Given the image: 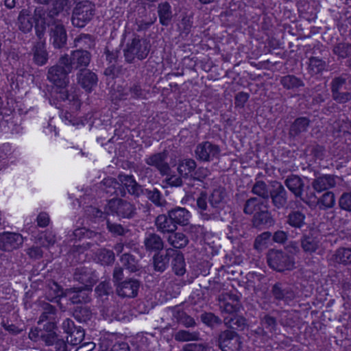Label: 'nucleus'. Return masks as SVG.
<instances>
[{
    "label": "nucleus",
    "mask_w": 351,
    "mask_h": 351,
    "mask_svg": "<svg viewBox=\"0 0 351 351\" xmlns=\"http://www.w3.org/2000/svg\"><path fill=\"white\" fill-rule=\"evenodd\" d=\"M252 193L256 194L260 197H261L262 199H267L269 197V193L267 188V185L265 182L262 181H258L256 182L252 188Z\"/></svg>",
    "instance_id": "nucleus-48"
},
{
    "label": "nucleus",
    "mask_w": 351,
    "mask_h": 351,
    "mask_svg": "<svg viewBox=\"0 0 351 351\" xmlns=\"http://www.w3.org/2000/svg\"><path fill=\"white\" fill-rule=\"evenodd\" d=\"M99 351H130L128 343L124 341H117L110 349H101Z\"/></svg>",
    "instance_id": "nucleus-55"
},
{
    "label": "nucleus",
    "mask_w": 351,
    "mask_h": 351,
    "mask_svg": "<svg viewBox=\"0 0 351 351\" xmlns=\"http://www.w3.org/2000/svg\"><path fill=\"white\" fill-rule=\"evenodd\" d=\"M121 261L125 269L134 272L138 270V264L135 258L129 254H124L121 258Z\"/></svg>",
    "instance_id": "nucleus-43"
},
{
    "label": "nucleus",
    "mask_w": 351,
    "mask_h": 351,
    "mask_svg": "<svg viewBox=\"0 0 351 351\" xmlns=\"http://www.w3.org/2000/svg\"><path fill=\"white\" fill-rule=\"evenodd\" d=\"M223 313L233 314L240 308L239 297L234 293H227L223 295V302L220 304Z\"/></svg>",
    "instance_id": "nucleus-20"
},
{
    "label": "nucleus",
    "mask_w": 351,
    "mask_h": 351,
    "mask_svg": "<svg viewBox=\"0 0 351 351\" xmlns=\"http://www.w3.org/2000/svg\"><path fill=\"white\" fill-rule=\"evenodd\" d=\"M167 241L176 249L183 248L189 243L187 237L181 232H176L170 234L167 238Z\"/></svg>",
    "instance_id": "nucleus-33"
},
{
    "label": "nucleus",
    "mask_w": 351,
    "mask_h": 351,
    "mask_svg": "<svg viewBox=\"0 0 351 351\" xmlns=\"http://www.w3.org/2000/svg\"><path fill=\"white\" fill-rule=\"evenodd\" d=\"M77 79L78 84L87 92H91L97 83L96 74L88 69H81Z\"/></svg>",
    "instance_id": "nucleus-15"
},
{
    "label": "nucleus",
    "mask_w": 351,
    "mask_h": 351,
    "mask_svg": "<svg viewBox=\"0 0 351 351\" xmlns=\"http://www.w3.org/2000/svg\"><path fill=\"white\" fill-rule=\"evenodd\" d=\"M301 247L305 253L309 254L316 253L319 255H322L324 252V247L323 246L322 238L318 235H304L301 239Z\"/></svg>",
    "instance_id": "nucleus-11"
},
{
    "label": "nucleus",
    "mask_w": 351,
    "mask_h": 351,
    "mask_svg": "<svg viewBox=\"0 0 351 351\" xmlns=\"http://www.w3.org/2000/svg\"><path fill=\"white\" fill-rule=\"evenodd\" d=\"M66 66L61 65L60 61L57 66H51L48 71L47 78L58 88H65L69 84L68 74L71 71H66Z\"/></svg>",
    "instance_id": "nucleus-9"
},
{
    "label": "nucleus",
    "mask_w": 351,
    "mask_h": 351,
    "mask_svg": "<svg viewBox=\"0 0 351 351\" xmlns=\"http://www.w3.org/2000/svg\"><path fill=\"white\" fill-rule=\"evenodd\" d=\"M335 184L336 178L331 175H324L318 177L312 183L313 189L319 193L334 187Z\"/></svg>",
    "instance_id": "nucleus-23"
},
{
    "label": "nucleus",
    "mask_w": 351,
    "mask_h": 351,
    "mask_svg": "<svg viewBox=\"0 0 351 351\" xmlns=\"http://www.w3.org/2000/svg\"><path fill=\"white\" fill-rule=\"evenodd\" d=\"M50 289L53 293L51 295V298L60 297L64 294V296L68 298L73 304L86 302L88 300L89 291H91V289H87V288L82 287L67 289L64 292L60 289V286L54 282L51 283Z\"/></svg>",
    "instance_id": "nucleus-2"
},
{
    "label": "nucleus",
    "mask_w": 351,
    "mask_h": 351,
    "mask_svg": "<svg viewBox=\"0 0 351 351\" xmlns=\"http://www.w3.org/2000/svg\"><path fill=\"white\" fill-rule=\"evenodd\" d=\"M33 20L36 34L40 40L44 37L46 27L52 25L56 21L49 8L43 5L36 7L33 14Z\"/></svg>",
    "instance_id": "nucleus-3"
},
{
    "label": "nucleus",
    "mask_w": 351,
    "mask_h": 351,
    "mask_svg": "<svg viewBox=\"0 0 351 351\" xmlns=\"http://www.w3.org/2000/svg\"><path fill=\"white\" fill-rule=\"evenodd\" d=\"M33 14L29 9H23L18 17V24L20 30L24 33L29 32L34 24Z\"/></svg>",
    "instance_id": "nucleus-24"
},
{
    "label": "nucleus",
    "mask_w": 351,
    "mask_h": 351,
    "mask_svg": "<svg viewBox=\"0 0 351 351\" xmlns=\"http://www.w3.org/2000/svg\"><path fill=\"white\" fill-rule=\"evenodd\" d=\"M167 153L162 152L152 155L145 159L147 165L155 167L162 175H167L170 167L166 162Z\"/></svg>",
    "instance_id": "nucleus-18"
},
{
    "label": "nucleus",
    "mask_w": 351,
    "mask_h": 351,
    "mask_svg": "<svg viewBox=\"0 0 351 351\" xmlns=\"http://www.w3.org/2000/svg\"><path fill=\"white\" fill-rule=\"evenodd\" d=\"M220 152L219 147L210 142L199 144L195 149L196 157L203 161H209L217 158Z\"/></svg>",
    "instance_id": "nucleus-12"
},
{
    "label": "nucleus",
    "mask_w": 351,
    "mask_h": 351,
    "mask_svg": "<svg viewBox=\"0 0 351 351\" xmlns=\"http://www.w3.org/2000/svg\"><path fill=\"white\" fill-rule=\"evenodd\" d=\"M148 53L147 42L138 38H134L124 50V55L128 62H132L134 58L143 60L147 57Z\"/></svg>",
    "instance_id": "nucleus-6"
},
{
    "label": "nucleus",
    "mask_w": 351,
    "mask_h": 351,
    "mask_svg": "<svg viewBox=\"0 0 351 351\" xmlns=\"http://www.w3.org/2000/svg\"><path fill=\"white\" fill-rule=\"evenodd\" d=\"M156 225L158 230L162 233L173 232L177 228L173 219L169 215H160L156 218Z\"/></svg>",
    "instance_id": "nucleus-28"
},
{
    "label": "nucleus",
    "mask_w": 351,
    "mask_h": 351,
    "mask_svg": "<svg viewBox=\"0 0 351 351\" xmlns=\"http://www.w3.org/2000/svg\"><path fill=\"white\" fill-rule=\"evenodd\" d=\"M271 197L274 205L278 208L283 207L287 202V191L280 184L271 192Z\"/></svg>",
    "instance_id": "nucleus-32"
},
{
    "label": "nucleus",
    "mask_w": 351,
    "mask_h": 351,
    "mask_svg": "<svg viewBox=\"0 0 351 351\" xmlns=\"http://www.w3.org/2000/svg\"><path fill=\"white\" fill-rule=\"evenodd\" d=\"M309 124V121L305 117L297 119L291 128V133L296 135L300 132L306 130Z\"/></svg>",
    "instance_id": "nucleus-40"
},
{
    "label": "nucleus",
    "mask_w": 351,
    "mask_h": 351,
    "mask_svg": "<svg viewBox=\"0 0 351 351\" xmlns=\"http://www.w3.org/2000/svg\"><path fill=\"white\" fill-rule=\"evenodd\" d=\"M119 179L130 194L139 196L142 193L141 186L136 183L132 176L120 175Z\"/></svg>",
    "instance_id": "nucleus-27"
},
{
    "label": "nucleus",
    "mask_w": 351,
    "mask_h": 351,
    "mask_svg": "<svg viewBox=\"0 0 351 351\" xmlns=\"http://www.w3.org/2000/svg\"><path fill=\"white\" fill-rule=\"evenodd\" d=\"M267 205V199L252 197L247 199L243 207V212L246 215H254L259 213Z\"/></svg>",
    "instance_id": "nucleus-22"
},
{
    "label": "nucleus",
    "mask_w": 351,
    "mask_h": 351,
    "mask_svg": "<svg viewBox=\"0 0 351 351\" xmlns=\"http://www.w3.org/2000/svg\"><path fill=\"white\" fill-rule=\"evenodd\" d=\"M332 93V98L339 103H346L351 99V94L350 93L335 92Z\"/></svg>",
    "instance_id": "nucleus-61"
},
{
    "label": "nucleus",
    "mask_w": 351,
    "mask_h": 351,
    "mask_svg": "<svg viewBox=\"0 0 351 351\" xmlns=\"http://www.w3.org/2000/svg\"><path fill=\"white\" fill-rule=\"evenodd\" d=\"M90 61V55L86 50H76L71 56L64 55L60 58V64L66 66V71L73 68L86 67Z\"/></svg>",
    "instance_id": "nucleus-5"
},
{
    "label": "nucleus",
    "mask_w": 351,
    "mask_h": 351,
    "mask_svg": "<svg viewBox=\"0 0 351 351\" xmlns=\"http://www.w3.org/2000/svg\"><path fill=\"white\" fill-rule=\"evenodd\" d=\"M275 223L271 213L268 211L267 205L259 213L255 214L253 217L252 223L257 228H267L272 226Z\"/></svg>",
    "instance_id": "nucleus-19"
},
{
    "label": "nucleus",
    "mask_w": 351,
    "mask_h": 351,
    "mask_svg": "<svg viewBox=\"0 0 351 351\" xmlns=\"http://www.w3.org/2000/svg\"><path fill=\"white\" fill-rule=\"evenodd\" d=\"M117 95L115 97L119 99H128L130 98V93L129 88H123L122 86H118L117 88Z\"/></svg>",
    "instance_id": "nucleus-63"
},
{
    "label": "nucleus",
    "mask_w": 351,
    "mask_h": 351,
    "mask_svg": "<svg viewBox=\"0 0 351 351\" xmlns=\"http://www.w3.org/2000/svg\"><path fill=\"white\" fill-rule=\"evenodd\" d=\"M56 327L53 322H49L45 325V331L40 335V337L47 346H53L60 337L54 330Z\"/></svg>",
    "instance_id": "nucleus-31"
},
{
    "label": "nucleus",
    "mask_w": 351,
    "mask_h": 351,
    "mask_svg": "<svg viewBox=\"0 0 351 351\" xmlns=\"http://www.w3.org/2000/svg\"><path fill=\"white\" fill-rule=\"evenodd\" d=\"M267 263L270 267L278 271L291 270L295 267L294 258L280 250H270L267 254Z\"/></svg>",
    "instance_id": "nucleus-1"
},
{
    "label": "nucleus",
    "mask_w": 351,
    "mask_h": 351,
    "mask_svg": "<svg viewBox=\"0 0 351 351\" xmlns=\"http://www.w3.org/2000/svg\"><path fill=\"white\" fill-rule=\"evenodd\" d=\"M130 93V98L140 99L143 97V90L138 84H134L132 86L129 87Z\"/></svg>",
    "instance_id": "nucleus-59"
},
{
    "label": "nucleus",
    "mask_w": 351,
    "mask_h": 351,
    "mask_svg": "<svg viewBox=\"0 0 351 351\" xmlns=\"http://www.w3.org/2000/svg\"><path fill=\"white\" fill-rule=\"evenodd\" d=\"M339 206L343 210L351 211V193H346L341 196Z\"/></svg>",
    "instance_id": "nucleus-57"
},
{
    "label": "nucleus",
    "mask_w": 351,
    "mask_h": 351,
    "mask_svg": "<svg viewBox=\"0 0 351 351\" xmlns=\"http://www.w3.org/2000/svg\"><path fill=\"white\" fill-rule=\"evenodd\" d=\"M198 332H191L185 330L178 331L175 335L176 340L179 341H195L198 339Z\"/></svg>",
    "instance_id": "nucleus-46"
},
{
    "label": "nucleus",
    "mask_w": 351,
    "mask_h": 351,
    "mask_svg": "<svg viewBox=\"0 0 351 351\" xmlns=\"http://www.w3.org/2000/svg\"><path fill=\"white\" fill-rule=\"evenodd\" d=\"M271 234L269 232H265L258 235L254 241V247L258 250H263L265 249L271 239Z\"/></svg>",
    "instance_id": "nucleus-41"
},
{
    "label": "nucleus",
    "mask_w": 351,
    "mask_h": 351,
    "mask_svg": "<svg viewBox=\"0 0 351 351\" xmlns=\"http://www.w3.org/2000/svg\"><path fill=\"white\" fill-rule=\"evenodd\" d=\"M147 197L156 205L160 206L162 204L161 195L158 190L154 189L153 191H149L147 192Z\"/></svg>",
    "instance_id": "nucleus-62"
},
{
    "label": "nucleus",
    "mask_w": 351,
    "mask_h": 351,
    "mask_svg": "<svg viewBox=\"0 0 351 351\" xmlns=\"http://www.w3.org/2000/svg\"><path fill=\"white\" fill-rule=\"evenodd\" d=\"M94 5L88 1L78 3L73 9L72 23L77 27H84L93 18Z\"/></svg>",
    "instance_id": "nucleus-4"
},
{
    "label": "nucleus",
    "mask_w": 351,
    "mask_h": 351,
    "mask_svg": "<svg viewBox=\"0 0 351 351\" xmlns=\"http://www.w3.org/2000/svg\"><path fill=\"white\" fill-rule=\"evenodd\" d=\"M196 168V162L193 159H184L181 160L178 167V171L182 177H187Z\"/></svg>",
    "instance_id": "nucleus-35"
},
{
    "label": "nucleus",
    "mask_w": 351,
    "mask_h": 351,
    "mask_svg": "<svg viewBox=\"0 0 351 351\" xmlns=\"http://www.w3.org/2000/svg\"><path fill=\"white\" fill-rule=\"evenodd\" d=\"M305 216L300 211H293L288 216V223L294 228H300L304 224Z\"/></svg>",
    "instance_id": "nucleus-37"
},
{
    "label": "nucleus",
    "mask_w": 351,
    "mask_h": 351,
    "mask_svg": "<svg viewBox=\"0 0 351 351\" xmlns=\"http://www.w3.org/2000/svg\"><path fill=\"white\" fill-rule=\"evenodd\" d=\"M32 53L33 61L38 66L45 65L48 60V52L46 49L45 40L43 38L38 39V41L34 45Z\"/></svg>",
    "instance_id": "nucleus-17"
},
{
    "label": "nucleus",
    "mask_w": 351,
    "mask_h": 351,
    "mask_svg": "<svg viewBox=\"0 0 351 351\" xmlns=\"http://www.w3.org/2000/svg\"><path fill=\"white\" fill-rule=\"evenodd\" d=\"M261 324L263 328L272 332L276 330V321L275 318L269 315H265L261 319Z\"/></svg>",
    "instance_id": "nucleus-52"
},
{
    "label": "nucleus",
    "mask_w": 351,
    "mask_h": 351,
    "mask_svg": "<svg viewBox=\"0 0 351 351\" xmlns=\"http://www.w3.org/2000/svg\"><path fill=\"white\" fill-rule=\"evenodd\" d=\"M50 30V36L52 44L55 48H61L66 41V33L62 24L55 21Z\"/></svg>",
    "instance_id": "nucleus-16"
},
{
    "label": "nucleus",
    "mask_w": 351,
    "mask_h": 351,
    "mask_svg": "<svg viewBox=\"0 0 351 351\" xmlns=\"http://www.w3.org/2000/svg\"><path fill=\"white\" fill-rule=\"evenodd\" d=\"M144 245L147 251H159L164 247V243L160 237L154 233H149L145 236Z\"/></svg>",
    "instance_id": "nucleus-30"
},
{
    "label": "nucleus",
    "mask_w": 351,
    "mask_h": 351,
    "mask_svg": "<svg viewBox=\"0 0 351 351\" xmlns=\"http://www.w3.org/2000/svg\"><path fill=\"white\" fill-rule=\"evenodd\" d=\"M346 79L343 77H335L331 83L332 93L339 92L346 84Z\"/></svg>",
    "instance_id": "nucleus-60"
},
{
    "label": "nucleus",
    "mask_w": 351,
    "mask_h": 351,
    "mask_svg": "<svg viewBox=\"0 0 351 351\" xmlns=\"http://www.w3.org/2000/svg\"><path fill=\"white\" fill-rule=\"evenodd\" d=\"M333 52L342 58L351 56V44L339 43L334 47Z\"/></svg>",
    "instance_id": "nucleus-45"
},
{
    "label": "nucleus",
    "mask_w": 351,
    "mask_h": 351,
    "mask_svg": "<svg viewBox=\"0 0 351 351\" xmlns=\"http://www.w3.org/2000/svg\"><path fill=\"white\" fill-rule=\"evenodd\" d=\"M74 279L84 285V287L87 289H92V287L97 280V276L90 268L80 267L75 269Z\"/></svg>",
    "instance_id": "nucleus-13"
},
{
    "label": "nucleus",
    "mask_w": 351,
    "mask_h": 351,
    "mask_svg": "<svg viewBox=\"0 0 351 351\" xmlns=\"http://www.w3.org/2000/svg\"><path fill=\"white\" fill-rule=\"evenodd\" d=\"M116 286L117 293L119 296L134 298L137 295L140 282L131 278L118 283Z\"/></svg>",
    "instance_id": "nucleus-14"
},
{
    "label": "nucleus",
    "mask_w": 351,
    "mask_h": 351,
    "mask_svg": "<svg viewBox=\"0 0 351 351\" xmlns=\"http://www.w3.org/2000/svg\"><path fill=\"white\" fill-rule=\"evenodd\" d=\"M219 346L223 351H239L241 348V338L234 331L226 330L219 337Z\"/></svg>",
    "instance_id": "nucleus-10"
},
{
    "label": "nucleus",
    "mask_w": 351,
    "mask_h": 351,
    "mask_svg": "<svg viewBox=\"0 0 351 351\" xmlns=\"http://www.w3.org/2000/svg\"><path fill=\"white\" fill-rule=\"evenodd\" d=\"M84 337V332L80 328L75 329L74 331L67 337V341L71 345L76 346L82 342Z\"/></svg>",
    "instance_id": "nucleus-49"
},
{
    "label": "nucleus",
    "mask_w": 351,
    "mask_h": 351,
    "mask_svg": "<svg viewBox=\"0 0 351 351\" xmlns=\"http://www.w3.org/2000/svg\"><path fill=\"white\" fill-rule=\"evenodd\" d=\"M309 68L313 73H319L325 69V62L317 58H311Z\"/></svg>",
    "instance_id": "nucleus-51"
},
{
    "label": "nucleus",
    "mask_w": 351,
    "mask_h": 351,
    "mask_svg": "<svg viewBox=\"0 0 351 351\" xmlns=\"http://www.w3.org/2000/svg\"><path fill=\"white\" fill-rule=\"evenodd\" d=\"M202 321L208 326H213L221 322L220 319L211 313H205L201 315Z\"/></svg>",
    "instance_id": "nucleus-53"
},
{
    "label": "nucleus",
    "mask_w": 351,
    "mask_h": 351,
    "mask_svg": "<svg viewBox=\"0 0 351 351\" xmlns=\"http://www.w3.org/2000/svg\"><path fill=\"white\" fill-rule=\"evenodd\" d=\"M224 199V193L221 189H215L212 193L209 202L213 207L219 206Z\"/></svg>",
    "instance_id": "nucleus-50"
},
{
    "label": "nucleus",
    "mask_w": 351,
    "mask_h": 351,
    "mask_svg": "<svg viewBox=\"0 0 351 351\" xmlns=\"http://www.w3.org/2000/svg\"><path fill=\"white\" fill-rule=\"evenodd\" d=\"M280 82L287 89H293L304 85L303 82L293 75H286L282 77Z\"/></svg>",
    "instance_id": "nucleus-39"
},
{
    "label": "nucleus",
    "mask_w": 351,
    "mask_h": 351,
    "mask_svg": "<svg viewBox=\"0 0 351 351\" xmlns=\"http://www.w3.org/2000/svg\"><path fill=\"white\" fill-rule=\"evenodd\" d=\"M330 261L335 263L344 265L351 264V248L340 247L337 249L332 255Z\"/></svg>",
    "instance_id": "nucleus-29"
},
{
    "label": "nucleus",
    "mask_w": 351,
    "mask_h": 351,
    "mask_svg": "<svg viewBox=\"0 0 351 351\" xmlns=\"http://www.w3.org/2000/svg\"><path fill=\"white\" fill-rule=\"evenodd\" d=\"M55 308L50 304H47L45 308V311L42 313L40 317L38 323L45 322L46 320H51L53 318L55 315Z\"/></svg>",
    "instance_id": "nucleus-56"
},
{
    "label": "nucleus",
    "mask_w": 351,
    "mask_h": 351,
    "mask_svg": "<svg viewBox=\"0 0 351 351\" xmlns=\"http://www.w3.org/2000/svg\"><path fill=\"white\" fill-rule=\"evenodd\" d=\"M97 260L102 265H109L114 260V253L106 249L100 250L97 254Z\"/></svg>",
    "instance_id": "nucleus-47"
},
{
    "label": "nucleus",
    "mask_w": 351,
    "mask_h": 351,
    "mask_svg": "<svg viewBox=\"0 0 351 351\" xmlns=\"http://www.w3.org/2000/svg\"><path fill=\"white\" fill-rule=\"evenodd\" d=\"M158 12L160 23L162 25H168L172 17L169 3L167 2L160 3L158 7Z\"/></svg>",
    "instance_id": "nucleus-34"
},
{
    "label": "nucleus",
    "mask_w": 351,
    "mask_h": 351,
    "mask_svg": "<svg viewBox=\"0 0 351 351\" xmlns=\"http://www.w3.org/2000/svg\"><path fill=\"white\" fill-rule=\"evenodd\" d=\"M107 208L112 214L123 218L132 217L136 211L133 204L121 199H112L107 204Z\"/></svg>",
    "instance_id": "nucleus-7"
},
{
    "label": "nucleus",
    "mask_w": 351,
    "mask_h": 351,
    "mask_svg": "<svg viewBox=\"0 0 351 351\" xmlns=\"http://www.w3.org/2000/svg\"><path fill=\"white\" fill-rule=\"evenodd\" d=\"M184 351H207V348L201 343H189L184 346Z\"/></svg>",
    "instance_id": "nucleus-64"
},
{
    "label": "nucleus",
    "mask_w": 351,
    "mask_h": 351,
    "mask_svg": "<svg viewBox=\"0 0 351 351\" xmlns=\"http://www.w3.org/2000/svg\"><path fill=\"white\" fill-rule=\"evenodd\" d=\"M111 291V287L109 282L104 281L99 283L96 287L95 291L99 296L108 295Z\"/></svg>",
    "instance_id": "nucleus-58"
},
{
    "label": "nucleus",
    "mask_w": 351,
    "mask_h": 351,
    "mask_svg": "<svg viewBox=\"0 0 351 351\" xmlns=\"http://www.w3.org/2000/svg\"><path fill=\"white\" fill-rule=\"evenodd\" d=\"M49 5V10L53 17L57 16L61 11L63 10L66 5V0H51L47 3Z\"/></svg>",
    "instance_id": "nucleus-42"
},
{
    "label": "nucleus",
    "mask_w": 351,
    "mask_h": 351,
    "mask_svg": "<svg viewBox=\"0 0 351 351\" xmlns=\"http://www.w3.org/2000/svg\"><path fill=\"white\" fill-rule=\"evenodd\" d=\"M285 184L295 197H301L302 195L304 182L298 176H288L285 181Z\"/></svg>",
    "instance_id": "nucleus-26"
},
{
    "label": "nucleus",
    "mask_w": 351,
    "mask_h": 351,
    "mask_svg": "<svg viewBox=\"0 0 351 351\" xmlns=\"http://www.w3.org/2000/svg\"><path fill=\"white\" fill-rule=\"evenodd\" d=\"M74 234L75 237L81 238H95V237H100L101 235L89 230H87L84 228L76 229L74 232Z\"/></svg>",
    "instance_id": "nucleus-54"
},
{
    "label": "nucleus",
    "mask_w": 351,
    "mask_h": 351,
    "mask_svg": "<svg viewBox=\"0 0 351 351\" xmlns=\"http://www.w3.org/2000/svg\"><path fill=\"white\" fill-rule=\"evenodd\" d=\"M170 256L157 254L154 256V265L156 270L163 271L169 264Z\"/></svg>",
    "instance_id": "nucleus-44"
},
{
    "label": "nucleus",
    "mask_w": 351,
    "mask_h": 351,
    "mask_svg": "<svg viewBox=\"0 0 351 351\" xmlns=\"http://www.w3.org/2000/svg\"><path fill=\"white\" fill-rule=\"evenodd\" d=\"M169 216L176 225L186 226L191 218L190 213L184 208L178 207L169 211Z\"/></svg>",
    "instance_id": "nucleus-25"
},
{
    "label": "nucleus",
    "mask_w": 351,
    "mask_h": 351,
    "mask_svg": "<svg viewBox=\"0 0 351 351\" xmlns=\"http://www.w3.org/2000/svg\"><path fill=\"white\" fill-rule=\"evenodd\" d=\"M75 45L77 47L84 49L91 48L94 45V40L89 34H81L74 40Z\"/></svg>",
    "instance_id": "nucleus-38"
},
{
    "label": "nucleus",
    "mask_w": 351,
    "mask_h": 351,
    "mask_svg": "<svg viewBox=\"0 0 351 351\" xmlns=\"http://www.w3.org/2000/svg\"><path fill=\"white\" fill-rule=\"evenodd\" d=\"M167 255L173 257L172 267L176 275L182 276L185 273V262L183 254L172 248L167 249Z\"/></svg>",
    "instance_id": "nucleus-21"
},
{
    "label": "nucleus",
    "mask_w": 351,
    "mask_h": 351,
    "mask_svg": "<svg viewBox=\"0 0 351 351\" xmlns=\"http://www.w3.org/2000/svg\"><path fill=\"white\" fill-rule=\"evenodd\" d=\"M24 241L23 236L16 232H4L0 233V250L12 252L20 248Z\"/></svg>",
    "instance_id": "nucleus-8"
},
{
    "label": "nucleus",
    "mask_w": 351,
    "mask_h": 351,
    "mask_svg": "<svg viewBox=\"0 0 351 351\" xmlns=\"http://www.w3.org/2000/svg\"><path fill=\"white\" fill-rule=\"evenodd\" d=\"M317 204L320 209L326 210L332 208L335 204V197L332 192H326L318 200Z\"/></svg>",
    "instance_id": "nucleus-36"
}]
</instances>
